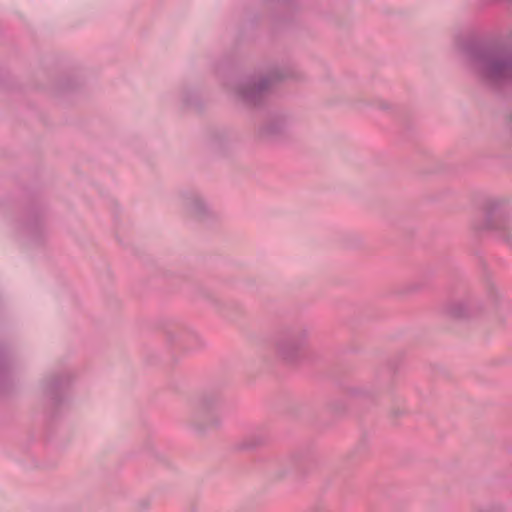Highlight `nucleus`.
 Masks as SVG:
<instances>
[{"mask_svg": "<svg viewBox=\"0 0 512 512\" xmlns=\"http://www.w3.org/2000/svg\"><path fill=\"white\" fill-rule=\"evenodd\" d=\"M455 48L465 69L481 83L512 85V34L496 38H457Z\"/></svg>", "mask_w": 512, "mask_h": 512, "instance_id": "f257e3e1", "label": "nucleus"}, {"mask_svg": "<svg viewBox=\"0 0 512 512\" xmlns=\"http://www.w3.org/2000/svg\"><path fill=\"white\" fill-rule=\"evenodd\" d=\"M73 377L70 372H52L39 383L41 404L50 417H55L69 403V389Z\"/></svg>", "mask_w": 512, "mask_h": 512, "instance_id": "f03ea898", "label": "nucleus"}, {"mask_svg": "<svg viewBox=\"0 0 512 512\" xmlns=\"http://www.w3.org/2000/svg\"><path fill=\"white\" fill-rule=\"evenodd\" d=\"M508 203L501 199H491L485 208V218L474 223L478 232H491L496 238L512 247V227L509 221Z\"/></svg>", "mask_w": 512, "mask_h": 512, "instance_id": "7ed1b4c3", "label": "nucleus"}, {"mask_svg": "<svg viewBox=\"0 0 512 512\" xmlns=\"http://www.w3.org/2000/svg\"><path fill=\"white\" fill-rule=\"evenodd\" d=\"M310 329L304 324H295L282 328L276 335L275 348L277 355L287 362L299 359L306 347Z\"/></svg>", "mask_w": 512, "mask_h": 512, "instance_id": "20e7f679", "label": "nucleus"}, {"mask_svg": "<svg viewBox=\"0 0 512 512\" xmlns=\"http://www.w3.org/2000/svg\"><path fill=\"white\" fill-rule=\"evenodd\" d=\"M274 78L270 76H250L238 81L235 92L248 106H260L266 99Z\"/></svg>", "mask_w": 512, "mask_h": 512, "instance_id": "39448f33", "label": "nucleus"}, {"mask_svg": "<svg viewBox=\"0 0 512 512\" xmlns=\"http://www.w3.org/2000/svg\"><path fill=\"white\" fill-rule=\"evenodd\" d=\"M177 199L183 212L192 219L204 221L215 216L211 203L198 190H182Z\"/></svg>", "mask_w": 512, "mask_h": 512, "instance_id": "423d86ee", "label": "nucleus"}, {"mask_svg": "<svg viewBox=\"0 0 512 512\" xmlns=\"http://www.w3.org/2000/svg\"><path fill=\"white\" fill-rule=\"evenodd\" d=\"M290 119L283 113H273L268 116L260 127L259 134L263 137H275L289 126Z\"/></svg>", "mask_w": 512, "mask_h": 512, "instance_id": "0eeeda50", "label": "nucleus"}, {"mask_svg": "<svg viewBox=\"0 0 512 512\" xmlns=\"http://www.w3.org/2000/svg\"><path fill=\"white\" fill-rule=\"evenodd\" d=\"M478 306L470 299H456L448 302L444 307V312L453 318H465L476 313Z\"/></svg>", "mask_w": 512, "mask_h": 512, "instance_id": "6e6552de", "label": "nucleus"}, {"mask_svg": "<svg viewBox=\"0 0 512 512\" xmlns=\"http://www.w3.org/2000/svg\"><path fill=\"white\" fill-rule=\"evenodd\" d=\"M218 406V400L210 397H205L197 405L196 416L199 418H204L213 426H218L220 424V420L215 419L214 417V413L217 411Z\"/></svg>", "mask_w": 512, "mask_h": 512, "instance_id": "1a4fd4ad", "label": "nucleus"}, {"mask_svg": "<svg viewBox=\"0 0 512 512\" xmlns=\"http://www.w3.org/2000/svg\"><path fill=\"white\" fill-rule=\"evenodd\" d=\"M12 363L6 354L0 355V393L11 383Z\"/></svg>", "mask_w": 512, "mask_h": 512, "instance_id": "9d476101", "label": "nucleus"}, {"mask_svg": "<svg viewBox=\"0 0 512 512\" xmlns=\"http://www.w3.org/2000/svg\"><path fill=\"white\" fill-rule=\"evenodd\" d=\"M486 301L492 309H498L505 303L503 295L493 283L486 287Z\"/></svg>", "mask_w": 512, "mask_h": 512, "instance_id": "9b49d317", "label": "nucleus"}, {"mask_svg": "<svg viewBox=\"0 0 512 512\" xmlns=\"http://www.w3.org/2000/svg\"><path fill=\"white\" fill-rule=\"evenodd\" d=\"M167 336H168L169 341L178 342L184 348H187V349L190 348V345H189L190 339L196 337L194 334H187L184 332H173V331H169Z\"/></svg>", "mask_w": 512, "mask_h": 512, "instance_id": "f8f14e48", "label": "nucleus"}, {"mask_svg": "<svg viewBox=\"0 0 512 512\" xmlns=\"http://www.w3.org/2000/svg\"><path fill=\"white\" fill-rule=\"evenodd\" d=\"M196 93L191 87H183L179 93V100L183 105L189 106L193 103Z\"/></svg>", "mask_w": 512, "mask_h": 512, "instance_id": "ddd939ff", "label": "nucleus"}, {"mask_svg": "<svg viewBox=\"0 0 512 512\" xmlns=\"http://www.w3.org/2000/svg\"><path fill=\"white\" fill-rule=\"evenodd\" d=\"M477 512H502V508L500 506L489 507L485 509L478 510Z\"/></svg>", "mask_w": 512, "mask_h": 512, "instance_id": "4468645a", "label": "nucleus"}, {"mask_svg": "<svg viewBox=\"0 0 512 512\" xmlns=\"http://www.w3.org/2000/svg\"><path fill=\"white\" fill-rule=\"evenodd\" d=\"M28 229H29L31 234H34L36 232V230L38 229V227L37 226H29Z\"/></svg>", "mask_w": 512, "mask_h": 512, "instance_id": "2eb2a0df", "label": "nucleus"}]
</instances>
